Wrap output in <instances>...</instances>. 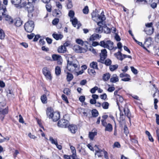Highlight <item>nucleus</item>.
<instances>
[{"instance_id": "f03ea898", "label": "nucleus", "mask_w": 159, "mask_h": 159, "mask_svg": "<svg viewBox=\"0 0 159 159\" xmlns=\"http://www.w3.org/2000/svg\"><path fill=\"white\" fill-rule=\"evenodd\" d=\"M47 116L51 118L54 121H57L60 119V114L58 112H53L51 107H48L46 110Z\"/></svg>"}, {"instance_id": "c9c22d12", "label": "nucleus", "mask_w": 159, "mask_h": 159, "mask_svg": "<svg viewBox=\"0 0 159 159\" xmlns=\"http://www.w3.org/2000/svg\"><path fill=\"white\" fill-rule=\"evenodd\" d=\"M103 30L104 32L107 34H109L111 32L110 29L107 27L106 25H104Z\"/></svg>"}, {"instance_id": "58836bf2", "label": "nucleus", "mask_w": 159, "mask_h": 159, "mask_svg": "<svg viewBox=\"0 0 159 159\" xmlns=\"http://www.w3.org/2000/svg\"><path fill=\"white\" fill-rule=\"evenodd\" d=\"M5 36V34L3 30L1 29H0V39H4Z\"/></svg>"}, {"instance_id": "13d9d810", "label": "nucleus", "mask_w": 159, "mask_h": 159, "mask_svg": "<svg viewBox=\"0 0 159 159\" xmlns=\"http://www.w3.org/2000/svg\"><path fill=\"white\" fill-rule=\"evenodd\" d=\"M155 115L156 117V123L158 125H159V115L157 114H156Z\"/></svg>"}, {"instance_id": "c03bdc74", "label": "nucleus", "mask_w": 159, "mask_h": 159, "mask_svg": "<svg viewBox=\"0 0 159 159\" xmlns=\"http://www.w3.org/2000/svg\"><path fill=\"white\" fill-rule=\"evenodd\" d=\"M63 93L67 95H70V90L68 88H65L63 91Z\"/></svg>"}, {"instance_id": "aec40b11", "label": "nucleus", "mask_w": 159, "mask_h": 159, "mask_svg": "<svg viewBox=\"0 0 159 159\" xmlns=\"http://www.w3.org/2000/svg\"><path fill=\"white\" fill-rule=\"evenodd\" d=\"M118 80V77L116 74L113 75L110 79V82L112 83H116Z\"/></svg>"}, {"instance_id": "4d7b16f0", "label": "nucleus", "mask_w": 159, "mask_h": 159, "mask_svg": "<svg viewBox=\"0 0 159 159\" xmlns=\"http://www.w3.org/2000/svg\"><path fill=\"white\" fill-rule=\"evenodd\" d=\"M100 97L101 99L103 100H105L107 98V95L105 93H104L103 94L101 95Z\"/></svg>"}, {"instance_id": "f257e3e1", "label": "nucleus", "mask_w": 159, "mask_h": 159, "mask_svg": "<svg viewBox=\"0 0 159 159\" xmlns=\"http://www.w3.org/2000/svg\"><path fill=\"white\" fill-rule=\"evenodd\" d=\"M67 61L66 68L67 70L71 72H75L79 69V66L76 64L73 63V57L71 55L69 54L66 57Z\"/></svg>"}, {"instance_id": "09e8293b", "label": "nucleus", "mask_w": 159, "mask_h": 159, "mask_svg": "<svg viewBox=\"0 0 159 159\" xmlns=\"http://www.w3.org/2000/svg\"><path fill=\"white\" fill-rule=\"evenodd\" d=\"M76 42L78 44L81 45L82 46H83L84 44V43L83 40L79 39H76Z\"/></svg>"}, {"instance_id": "c756f323", "label": "nucleus", "mask_w": 159, "mask_h": 159, "mask_svg": "<svg viewBox=\"0 0 159 159\" xmlns=\"http://www.w3.org/2000/svg\"><path fill=\"white\" fill-rule=\"evenodd\" d=\"M111 63V61L110 59L107 58L105 60H104L103 64H105L107 66H110Z\"/></svg>"}, {"instance_id": "393cba45", "label": "nucleus", "mask_w": 159, "mask_h": 159, "mask_svg": "<svg viewBox=\"0 0 159 159\" xmlns=\"http://www.w3.org/2000/svg\"><path fill=\"white\" fill-rule=\"evenodd\" d=\"M67 74L66 79L67 81H70L73 78V75L70 73L67 72Z\"/></svg>"}, {"instance_id": "8fccbe9b", "label": "nucleus", "mask_w": 159, "mask_h": 159, "mask_svg": "<svg viewBox=\"0 0 159 159\" xmlns=\"http://www.w3.org/2000/svg\"><path fill=\"white\" fill-rule=\"evenodd\" d=\"M62 99L64 100L66 103H69L68 101V100L67 97L64 94H62L61 96Z\"/></svg>"}, {"instance_id": "473e14b6", "label": "nucleus", "mask_w": 159, "mask_h": 159, "mask_svg": "<svg viewBox=\"0 0 159 159\" xmlns=\"http://www.w3.org/2000/svg\"><path fill=\"white\" fill-rule=\"evenodd\" d=\"M49 140L52 144L56 145L57 144V139H53L52 137L50 136L49 137Z\"/></svg>"}, {"instance_id": "774afa93", "label": "nucleus", "mask_w": 159, "mask_h": 159, "mask_svg": "<svg viewBox=\"0 0 159 159\" xmlns=\"http://www.w3.org/2000/svg\"><path fill=\"white\" fill-rule=\"evenodd\" d=\"M42 49L43 51L48 52L49 51V49L48 48L46 47L45 46H43L42 47Z\"/></svg>"}, {"instance_id": "de8ad7c7", "label": "nucleus", "mask_w": 159, "mask_h": 159, "mask_svg": "<svg viewBox=\"0 0 159 159\" xmlns=\"http://www.w3.org/2000/svg\"><path fill=\"white\" fill-rule=\"evenodd\" d=\"M74 14V11L70 10L69 11L68 15L70 17V19L73 18Z\"/></svg>"}, {"instance_id": "5fc2aeb1", "label": "nucleus", "mask_w": 159, "mask_h": 159, "mask_svg": "<svg viewBox=\"0 0 159 159\" xmlns=\"http://www.w3.org/2000/svg\"><path fill=\"white\" fill-rule=\"evenodd\" d=\"M59 21V19L57 18L54 19L52 21V24L53 25H56L57 24Z\"/></svg>"}, {"instance_id": "5701e85b", "label": "nucleus", "mask_w": 159, "mask_h": 159, "mask_svg": "<svg viewBox=\"0 0 159 159\" xmlns=\"http://www.w3.org/2000/svg\"><path fill=\"white\" fill-rule=\"evenodd\" d=\"M110 75L108 73H107L103 75L102 76V80L104 81L108 80L110 78Z\"/></svg>"}, {"instance_id": "4c0bfd02", "label": "nucleus", "mask_w": 159, "mask_h": 159, "mask_svg": "<svg viewBox=\"0 0 159 159\" xmlns=\"http://www.w3.org/2000/svg\"><path fill=\"white\" fill-rule=\"evenodd\" d=\"M109 105L108 103L107 102H104L102 104V106L104 109H107L108 108Z\"/></svg>"}, {"instance_id": "f3484780", "label": "nucleus", "mask_w": 159, "mask_h": 159, "mask_svg": "<svg viewBox=\"0 0 159 159\" xmlns=\"http://www.w3.org/2000/svg\"><path fill=\"white\" fill-rule=\"evenodd\" d=\"M52 57L54 61H57L58 62L61 63V61L62 58L60 55L54 54L52 56Z\"/></svg>"}, {"instance_id": "680f3d73", "label": "nucleus", "mask_w": 159, "mask_h": 159, "mask_svg": "<svg viewBox=\"0 0 159 159\" xmlns=\"http://www.w3.org/2000/svg\"><path fill=\"white\" fill-rule=\"evenodd\" d=\"M129 76V75L128 74H124L122 73L120 74V78H123L124 77H128Z\"/></svg>"}, {"instance_id": "4be33fe9", "label": "nucleus", "mask_w": 159, "mask_h": 159, "mask_svg": "<svg viewBox=\"0 0 159 159\" xmlns=\"http://www.w3.org/2000/svg\"><path fill=\"white\" fill-rule=\"evenodd\" d=\"M8 112V108L7 107L4 109L2 108V107L0 106V114L4 115L7 114Z\"/></svg>"}, {"instance_id": "f8f14e48", "label": "nucleus", "mask_w": 159, "mask_h": 159, "mask_svg": "<svg viewBox=\"0 0 159 159\" xmlns=\"http://www.w3.org/2000/svg\"><path fill=\"white\" fill-rule=\"evenodd\" d=\"M123 111L125 115L129 118V120L130 122V118L131 117V115L129 109L127 107L123 109Z\"/></svg>"}, {"instance_id": "864d4df0", "label": "nucleus", "mask_w": 159, "mask_h": 159, "mask_svg": "<svg viewBox=\"0 0 159 159\" xmlns=\"http://www.w3.org/2000/svg\"><path fill=\"white\" fill-rule=\"evenodd\" d=\"M124 133L126 134V136H127L128 134L129 133V131L128 128L126 125L124 126Z\"/></svg>"}, {"instance_id": "c85d7f7f", "label": "nucleus", "mask_w": 159, "mask_h": 159, "mask_svg": "<svg viewBox=\"0 0 159 159\" xmlns=\"http://www.w3.org/2000/svg\"><path fill=\"white\" fill-rule=\"evenodd\" d=\"M52 35L53 37L57 40L61 39L63 37V35L61 34H53Z\"/></svg>"}, {"instance_id": "4468645a", "label": "nucleus", "mask_w": 159, "mask_h": 159, "mask_svg": "<svg viewBox=\"0 0 159 159\" xmlns=\"http://www.w3.org/2000/svg\"><path fill=\"white\" fill-rule=\"evenodd\" d=\"M22 22L20 18H17L15 20L14 25L16 27H20L22 25Z\"/></svg>"}, {"instance_id": "e433bc0d", "label": "nucleus", "mask_w": 159, "mask_h": 159, "mask_svg": "<svg viewBox=\"0 0 159 159\" xmlns=\"http://www.w3.org/2000/svg\"><path fill=\"white\" fill-rule=\"evenodd\" d=\"M118 65H111L110 66V69L111 71H113L116 69L118 67Z\"/></svg>"}, {"instance_id": "72a5a7b5", "label": "nucleus", "mask_w": 159, "mask_h": 159, "mask_svg": "<svg viewBox=\"0 0 159 159\" xmlns=\"http://www.w3.org/2000/svg\"><path fill=\"white\" fill-rule=\"evenodd\" d=\"M55 74L57 75H60L61 72V68L58 66H57L55 69Z\"/></svg>"}, {"instance_id": "338daca9", "label": "nucleus", "mask_w": 159, "mask_h": 159, "mask_svg": "<svg viewBox=\"0 0 159 159\" xmlns=\"http://www.w3.org/2000/svg\"><path fill=\"white\" fill-rule=\"evenodd\" d=\"M40 36L39 35H36L35 36L34 38V39L33 41L34 42H36L38 41V39L40 38Z\"/></svg>"}, {"instance_id": "6e6d98bb", "label": "nucleus", "mask_w": 159, "mask_h": 159, "mask_svg": "<svg viewBox=\"0 0 159 159\" xmlns=\"http://www.w3.org/2000/svg\"><path fill=\"white\" fill-rule=\"evenodd\" d=\"M45 76L48 80H51L52 79V76L50 72L46 74V75H45Z\"/></svg>"}, {"instance_id": "a211bd4d", "label": "nucleus", "mask_w": 159, "mask_h": 159, "mask_svg": "<svg viewBox=\"0 0 159 159\" xmlns=\"http://www.w3.org/2000/svg\"><path fill=\"white\" fill-rule=\"evenodd\" d=\"M116 99L117 105L118 107H120L119 102H120L121 103L122 102L124 101L123 98L122 96L119 95H117V96L116 97Z\"/></svg>"}, {"instance_id": "a18cd8bd", "label": "nucleus", "mask_w": 159, "mask_h": 159, "mask_svg": "<svg viewBox=\"0 0 159 159\" xmlns=\"http://www.w3.org/2000/svg\"><path fill=\"white\" fill-rule=\"evenodd\" d=\"M50 72L47 70L46 67H44L43 69V72L44 75H46Z\"/></svg>"}, {"instance_id": "20e7f679", "label": "nucleus", "mask_w": 159, "mask_h": 159, "mask_svg": "<svg viewBox=\"0 0 159 159\" xmlns=\"http://www.w3.org/2000/svg\"><path fill=\"white\" fill-rule=\"evenodd\" d=\"M93 20L94 21H104L106 19L105 16L104 14L103 11L101 12L100 15H99L96 11H93L91 14Z\"/></svg>"}, {"instance_id": "7ed1b4c3", "label": "nucleus", "mask_w": 159, "mask_h": 159, "mask_svg": "<svg viewBox=\"0 0 159 159\" xmlns=\"http://www.w3.org/2000/svg\"><path fill=\"white\" fill-rule=\"evenodd\" d=\"M113 43L110 40H104L101 41L100 43V45L104 48H107L110 50H112L115 48L116 49L117 47L114 48L113 47Z\"/></svg>"}, {"instance_id": "052dcab7", "label": "nucleus", "mask_w": 159, "mask_h": 159, "mask_svg": "<svg viewBox=\"0 0 159 159\" xmlns=\"http://www.w3.org/2000/svg\"><path fill=\"white\" fill-rule=\"evenodd\" d=\"M88 72L89 74L91 75V74H93L95 73L96 72L94 69H90L88 70Z\"/></svg>"}, {"instance_id": "0eeeda50", "label": "nucleus", "mask_w": 159, "mask_h": 159, "mask_svg": "<svg viewBox=\"0 0 159 159\" xmlns=\"http://www.w3.org/2000/svg\"><path fill=\"white\" fill-rule=\"evenodd\" d=\"M70 148L71 151L72 155L70 156L64 155V157L65 159H80L77 158L76 151L75 147L70 146Z\"/></svg>"}, {"instance_id": "79ce46f5", "label": "nucleus", "mask_w": 159, "mask_h": 159, "mask_svg": "<svg viewBox=\"0 0 159 159\" xmlns=\"http://www.w3.org/2000/svg\"><path fill=\"white\" fill-rule=\"evenodd\" d=\"M54 14L56 15V16L58 17L61 15V12L58 9L55 10Z\"/></svg>"}, {"instance_id": "1a4fd4ad", "label": "nucleus", "mask_w": 159, "mask_h": 159, "mask_svg": "<svg viewBox=\"0 0 159 159\" xmlns=\"http://www.w3.org/2000/svg\"><path fill=\"white\" fill-rule=\"evenodd\" d=\"M21 0H11V3L14 5L16 7L21 8L22 7H24L25 6V4L24 3L21 4Z\"/></svg>"}, {"instance_id": "69168bd1", "label": "nucleus", "mask_w": 159, "mask_h": 159, "mask_svg": "<svg viewBox=\"0 0 159 159\" xmlns=\"http://www.w3.org/2000/svg\"><path fill=\"white\" fill-rule=\"evenodd\" d=\"M85 99V97L83 96H80L79 98V100L81 102H83Z\"/></svg>"}, {"instance_id": "37998d69", "label": "nucleus", "mask_w": 159, "mask_h": 159, "mask_svg": "<svg viewBox=\"0 0 159 159\" xmlns=\"http://www.w3.org/2000/svg\"><path fill=\"white\" fill-rule=\"evenodd\" d=\"M83 13L85 14H88L89 12V9L88 6H86L83 10Z\"/></svg>"}, {"instance_id": "cd10ccee", "label": "nucleus", "mask_w": 159, "mask_h": 159, "mask_svg": "<svg viewBox=\"0 0 159 159\" xmlns=\"http://www.w3.org/2000/svg\"><path fill=\"white\" fill-rule=\"evenodd\" d=\"M105 127L106 128L105 129V131L111 132L112 130V125L110 123L108 124Z\"/></svg>"}, {"instance_id": "dca6fc26", "label": "nucleus", "mask_w": 159, "mask_h": 159, "mask_svg": "<svg viewBox=\"0 0 159 159\" xmlns=\"http://www.w3.org/2000/svg\"><path fill=\"white\" fill-rule=\"evenodd\" d=\"M107 56V50L105 49H103L101 50V52L100 54V57L104 58L106 59Z\"/></svg>"}, {"instance_id": "e2e57ef3", "label": "nucleus", "mask_w": 159, "mask_h": 159, "mask_svg": "<svg viewBox=\"0 0 159 159\" xmlns=\"http://www.w3.org/2000/svg\"><path fill=\"white\" fill-rule=\"evenodd\" d=\"M115 89V88L114 87H109L107 89V91L110 92H112L114 91Z\"/></svg>"}, {"instance_id": "49530a36", "label": "nucleus", "mask_w": 159, "mask_h": 159, "mask_svg": "<svg viewBox=\"0 0 159 159\" xmlns=\"http://www.w3.org/2000/svg\"><path fill=\"white\" fill-rule=\"evenodd\" d=\"M46 7L47 10L49 12H50L51 11V6L49 4H46Z\"/></svg>"}, {"instance_id": "2f4dec72", "label": "nucleus", "mask_w": 159, "mask_h": 159, "mask_svg": "<svg viewBox=\"0 0 159 159\" xmlns=\"http://www.w3.org/2000/svg\"><path fill=\"white\" fill-rule=\"evenodd\" d=\"M118 108L120 111V119L121 120L123 121L125 119L124 114L123 113V112L121 110L120 107H118Z\"/></svg>"}, {"instance_id": "7c9ffc66", "label": "nucleus", "mask_w": 159, "mask_h": 159, "mask_svg": "<svg viewBox=\"0 0 159 159\" xmlns=\"http://www.w3.org/2000/svg\"><path fill=\"white\" fill-rule=\"evenodd\" d=\"M47 98L45 94H43L41 97V100L43 103H46L47 102Z\"/></svg>"}, {"instance_id": "9b49d317", "label": "nucleus", "mask_w": 159, "mask_h": 159, "mask_svg": "<svg viewBox=\"0 0 159 159\" xmlns=\"http://www.w3.org/2000/svg\"><path fill=\"white\" fill-rule=\"evenodd\" d=\"M67 127L69 131L73 134H75L78 129L77 125L74 124L69 125Z\"/></svg>"}, {"instance_id": "423d86ee", "label": "nucleus", "mask_w": 159, "mask_h": 159, "mask_svg": "<svg viewBox=\"0 0 159 159\" xmlns=\"http://www.w3.org/2000/svg\"><path fill=\"white\" fill-rule=\"evenodd\" d=\"M67 116V115H65L63 116V119H61L58 121L57 124L58 126L63 128H67L69 125V121L67 120L66 119V117Z\"/></svg>"}, {"instance_id": "a878e982", "label": "nucleus", "mask_w": 159, "mask_h": 159, "mask_svg": "<svg viewBox=\"0 0 159 159\" xmlns=\"http://www.w3.org/2000/svg\"><path fill=\"white\" fill-rule=\"evenodd\" d=\"M154 29L153 28H152L151 29H149L147 30V29H145L144 30V31L146 32L147 34L150 35L152 34L153 32Z\"/></svg>"}, {"instance_id": "412c9836", "label": "nucleus", "mask_w": 159, "mask_h": 159, "mask_svg": "<svg viewBox=\"0 0 159 159\" xmlns=\"http://www.w3.org/2000/svg\"><path fill=\"white\" fill-rule=\"evenodd\" d=\"M101 37V35L97 34H93L89 38V40L93 41Z\"/></svg>"}, {"instance_id": "603ef678", "label": "nucleus", "mask_w": 159, "mask_h": 159, "mask_svg": "<svg viewBox=\"0 0 159 159\" xmlns=\"http://www.w3.org/2000/svg\"><path fill=\"white\" fill-rule=\"evenodd\" d=\"M131 70L132 72L134 74H137L138 73V70L135 69L134 67L131 66L130 67Z\"/></svg>"}, {"instance_id": "6ab92c4d", "label": "nucleus", "mask_w": 159, "mask_h": 159, "mask_svg": "<svg viewBox=\"0 0 159 159\" xmlns=\"http://www.w3.org/2000/svg\"><path fill=\"white\" fill-rule=\"evenodd\" d=\"M66 51V48L64 46L61 45L58 48L57 51L59 53H64Z\"/></svg>"}, {"instance_id": "a19ab883", "label": "nucleus", "mask_w": 159, "mask_h": 159, "mask_svg": "<svg viewBox=\"0 0 159 159\" xmlns=\"http://www.w3.org/2000/svg\"><path fill=\"white\" fill-rule=\"evenodd\" d=\"M28 8V12H33L34 11V7L32 5H31L29 7H27Z\"/></svg>"}, {"instance_id": "bf43d9fd", "label": "nucleus", "mask_w": 159, "mask_h": 159, "mask_svg": "<svg viewBox=\"0 0 159 159\" xmlns=\"http://www.w3.org/2000/svg\"><path fill=\"white\" fill-rule=\"evenodd\" d=\"M103 154H104V157L106 159H109V157L108 155V153H107V152L105 151V150H103Z\"/></svg>"}, {"instance_id": "39448f33", "label": "nucleus", "mask_w": 159, "mask_h": 159, "mask_svg": "<svg viewBox=\"0 0 159 159\" xmlns=\"http://www.w3.org/2000/svg\"><path fill=\"white\" fill-rule=\"evenodd\" d=\"M34 27V21L32 20H29L25 23L24 27L26 32L31 33L33 31Z\"/></svg>"}, {"instance_id": "6e6552de", "label": "nucleus", "mask_w": 159, "mask_h": 159, "mask_svg": "<svg viewBox=\"0 0 159 159\" xmlns=\"http://www.w3.org/2000/svg\"><path fill=\"white\" fill-rule=\"evenodd\" d=\"M85 45L86 47L85 48H82L78 45H75L73 47V49L77 53L85 52L87 51L88 48L85 44Z\"/></svg>"}, {"instance_id": "0e129e2a", "label": "nucleus", "mask_w": 159, "mask_h": 159, "mask_svg": "<svg viewBox=\"0 0 159 159\" xmlns=\"http://www.w3.org/2000/svg\"><path fill=\"white\" fill-rule=\"evenodd\" d=\"M35 36V34L34 33H32L30 34L27 35V37L30 39H32Z\"/></svg>"}, {"instance_id": "b1692460", "label": "nucleus", "mask_w": 159, "mask_h": 159, "mask_svg": "<svg viewBox=\"0 0 159 159\" xmlns=\"http://www.w3.org/2000/svg\"><path fill=\"white\" fill-rule=\"evenodd\" d=\"M90 67L93 69L98 70L97 63L96 62L93 61L90 64Z\"/></svg>"}, {"instance_id": "ea45409f", "label": "nucleus", "mask_w": 159, "mask_h": 159, "mask_svg": "<svg viewBox=\"0 0 159 159\" xmlns=\"http://www.w3.org/2000/svg\"><path fill=\"white\" fill-rule=\"evenodd\" d=\"M70 21H71L72 24L74 26L76 27V26L77 24L78 20L76 18L73 19L72 20H70Z\"/></svg>"}, {"instance_id": "bb28decb", "label": "nucleus", "mask_w": 159, "mask_h": 159, "mask_svg": "<svg viewBox=\"0 0 159 159\" xmlns=\"http://www.w3.org/2000/svg\"><path fill=\"white\" fill-rule=\"evenodd\" d=\"M97 134V132H90L89 133V137L90 140H93V139L94 136L96 135Z\"/></svg>"}, {"instance_id": "ddd939ff", "label": "nucleus", "mask_w": 159, "mask_h": 159, "mask_svg": "<svg viewBox=\"0 0 159 159\" xmlns=\"http://www.w3.org/2000/svg\"><path fill=\"white\" fill-rule=\"evenodd\" d=\"M104 149H101L98 148V150H96L95 151V157L97 156L98 157H100L103 156Z\"/></svg>"}, {"instance_id": "3c124183", "label": "nucleus", "mask_w": 159, "mask_h": 159, "mask_svg": "<svg viewBox=\"0 0 159 159\" xmlns=\"http://www.w3.org/2000/svg\"><path fill=\"white\" fill-rule=\"evenodd\" d=\"M98 89V88L97 86H95L93 88L91 89L90 90V92L92 93H95L96 91Z\"/></svg>"}, {"instance_id": "9d476101", "label": "nucleus", "mask_w": 159, "mask_h": 159, "mask_svg": "<svg viewBox=\"0 0 159 159\" xmlns=\"http://www.w3.org/2000/svg\"><path fill=\"white\" fill-rule=\"evenodd\" d=\"M103 21H99L97 23V24L99 26L98 28H97L96 29V32L97 33H102L104 29V26H103L102 25H103Z\"/></svg>"}, {"instance_id": "f704fd0d", "label": "nucleus", "mask_w": 159, "mask_h": 159, "mask_svg": "<svg viewBox=\"0 0 159 159\" xmlns=\"http://www.w3.org/2000/svg\"><path fill=\"white\" fill-rule=\"evenodd\" d=\"M92 114L93 117H96L98 116V112L97 110L94 109L92 111Z\"/></svg>"}, {"instance_id": "2eb2a0df", "label": "nucleus", "mask_w": 159, "mask_h": 159, "mask_svg": "<svg viewBox=\"0 0 159 159\" xmlns=\"http://www.w3.org/2000/svg\"><path fill=\"white\" fill-rule=\"evenodd\" d=\"M114 55L119 60L122 61L124 59L123 55L120 51H118V52L115 53L114 54Z\"/></svg>"}]
</instances>
